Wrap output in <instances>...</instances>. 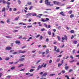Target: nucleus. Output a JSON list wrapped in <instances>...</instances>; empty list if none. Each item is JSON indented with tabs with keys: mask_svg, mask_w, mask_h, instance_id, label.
<instances>
[{
	"mask_svg": "<svg viewBox=\"0 0 79 79\" xmlns=\"http://www.w3.org/2000/svg\"><path fill=\"white\" fill-rule=\"evenodd\" d=\"M56 52L57 53H58L59 52H60V49H59V48H57L56 50Z\"/></svg>",
	"mask_w": 79,
	"mask_h": 79,
	"instance_id": "5701e85b",
	"label": "nucleus"
},
{
	"mask_svg": "<svg viewBox=\"0 0 79 79\" xmlns=\"http://www.w3.org/2000/svg\"><path fill=\"white\" fill-rule=\"evenodd\" d=\"M65 77H66L67 79H69V76H68V75H65Z\"/></svg>",
	"mask_w": 79,
	"mask_h": 79,
	"instance_id": "a878e982",
	"label": "nucleus"
},
{
	"mask_svg": "<svg viewBox=\"0 0 79 79\" xmlns=\"http://www.w3.org/2000/svg\"><path fill=\"white\" fill-rule=\"evenodd\" d=\"M15 44H21V43L20 42V41H18V40L15 41Z\"/></svg>",
	"mask_w": 79,
	"mask_h": 79,
	"instance_id": "1a4fd4ad",
	"label": "nucleus"
},
{
	"mask_svg": "<svg viewBox=\"0 0 79 79\" xmlns=\"http://www.w3.org/2000/svg\"><path fill=\"white\" fill-rule=\"evenodd\" d=\"M18 3L19 4V5H20V4H21V1H20L19 0H18Z\"/></svg>",
	"mask_w": 79,
	"mask_h": 79,
	"instance_id": "603ef678",
	"label": "nucleus"
},
{
	"mask_svg": "<svg viewBox=\"0 0 79 79\" xmlns=\"http://www.w3.org/2000/svg\"><path fill=\"white\" fill-rule=\"evenodd\" d=\"M25 56H26V55H23L21 57V58H23V57H25Z\"/></svg>",
	"mask_w": 79,
	"mask_h": 79,
	"instance_id": "13d9d810",
	"label": "nucleus"
},
{
	"mask_svg": "<svg viewBox=\"0 0 79 79\" xmlns=\"http://www.w3.org/2000/svg\"><path fill=\"white\" fill-rule=\"evenodd\" d=\"M46 54H48V53H49V49H47L46 50Z\"/></svg>",
	"mask_w": 79,
	"mask_h": 79,
	"instance_id": "dca6fc26",
	"label": "nucleus"
},
{
	"mask_svg": "<svg viewBox=\"0 0 79 79\" xmlns=\"http://www.w3.org/2000/svg\"><path fill=\"white\" fill-rule=\"evenodd\" d=\"M47 75V72H45L42 75V77H44V76H46Z\"/></svg>",
	"mask_w": 79,
	"mask_h": 79,
	"instance_id": "f8f14e48",
	"label": "nucleus"
},
{
	"mask_svg": "<svg viewBox=\"0 0 79 79\" xmlns=\"http://www.w3.org/2000/svg\"><path fill=\"white\" fill-rule=\"evenodd\" d=\"M30 72H32V71H34V69H31L30 70Z\"/></svg>",
	"mask_w": 79,
	"mask_h": 79,
	"instance_id": "de8ad7c7",
	"label": "nucleus"
},
{
	"mask_svg": "<svg viewBox=\"0 0 79 79\" xmlns=\"http://www.w3.org/2000/svg\"><path fill=\"white\" fill-rule=\"evenodd\" d=\"M76 57H78V59H79V55H76Z\"/></svg>",
	"mask_w": 79,
	"mask_h": 79,
	"instance_id": "774afa93",
	"label": "nucleus"
},
{
	"mask_svg": "<svg viewBox=\"0 0 79 79\" xmlns=\"http://www.w3.org/2000/svg\"><path fill=\"white\" fill-rule=\"evenodd\" d=\"M45 4L48 5V6H53V4L51 3V2H49L48 0H46L45 1Z\"/></svg>",
	"mask_w": 79,
	"mask_h": 79,
	"instance_id": "f03ea898",
	"label": "nucleus"
},
{
	"mask_svg": "<svg viewBox=\"0 0 79 79\" xmlns=\"http://www.w3.org/2000/svg\"><path fill=\"white\" fill-rule=\"evenodd\" d=\"M20 13H21V12L20 11H18L17 12L16 14H20Z\"/></svg>",
	"mask_w": 79,
	"mask_h": 79,
	"instance_id": "0e129e2a",
	"label": "nucleus"
},
{
	"mask_svg": "<svg viewBox=\"0 0 79 79\" xmlns=\"http://www.w3.org/2000/svg\"><path fill=\"white\" fill-rule=\"evenodd\" d=\"M41 61V60H38L36 62V64H37L38 63H40V62Z\"/></svg>",
	"mask_w": 79,
	"mask_h": 79,
	"instance_id": "2f4dec72",
	"label": "nucleus"
},
{
	"mask_svg": "<svg viewBox=\"0 0 79 79\" xmlns=\"http://www.w3.org/2000/svg\"><path fill=\"white\" fill-rule=\"evenodd\" d=\"M27 27L28 28H29V27H32V25H31V26H28Z\"/></svg>",
	"mask_w": 79,
	"mask_h": 79,
	"instance_id": "3c124183",
	"label": "nucleus"
},
{
	"mask_svg": "<svg viewBox=\"0 0 79 79\" xmlns=\"http://www.w3.org/2000/svg\"><path fill=\"white\" fill-rule=\"evenodd\" d=\"M6 9L5 8V7H3L2 10V12H4L5 11V10Z\"/></svg>",
	"mask_w": 79,
	"mask_h": 79,
	"instance_id": "ddd939ff",
	"label": "nucleus"
},
{
	"mask_svg": "<svg viewBox=\"0 0 79 79\" xmlns=\"http://www.w3.org/2000/svg\"><path fill=\"white\" fill-rule=\"evenodd\" d=\"M49 19L48 18H46V19H42L41 21H42V22H46L47 21H49Z\"/></svg>",
	"mask_w": 79,
	"mask_h": 79,
	"instance_id": "20e7f679",
	"label": "nucleus"
},
{
	"mask_svg": "<svg viewBox=\"0 0 79 79\" xmlns=\"http://www.w3.org/2000/svg\"><path fill=\"white\" fill-rule=\"evenodd\" d=\"M18 53V52H15L13 53V55H16Z\"/></svg>",
	"mask_w": 79,
	"mask_h": 79,
	"instance_id": "37998d69",
	"label": "nucleus"
},
{
	"mask_svg": "<svg viewBox=\"0 0 79 79\" xmlns=\"http://www.w3.org/2000/svg\"><path fill=\"white\" fill-rule=\"evenodd\" d=\"M32 15L33 16H36V14L35 13L33 14H32Z\"/></svg>",
	"mask_w": 79,
	"mask_h": 79,
	"instance_id": "4c0bfd02",
	"label": "nucleus"
},
{
	"mask_svg": "<svg viewBox=\"0 0 79 79\" xmlns=\"http://www.w3.org/2000/svg\"><path fill=\"white\" fill-rule=\"evenodd\" d=\"M1 2H2L4 4L6 3V1L5 0H1Z\"/></svg>",
	"mask_w": 79,
	"mask_h": 79,
	"instance_id": "f3484780",
	"label": "nucleus"
},
{
	"mask_svg": "<svg viewBox=\"0 0 79 79\" xmlns=\"http://www.w3.org/2000/svg\"><path fill=\"white\" fill-rule=\"evenodd\" d=\"M65 70H67L68 69H69V66H66L65 67Z\"/></svg>",
	"mask_w": 79,
	"mask_h": 79,
	"instance_id": "4be33fe9",
	"label": "nucleus"
},
{
	"mask_svg": "<svg viewBox=\"0 0 79 79\" xmlns=\"http://www.w3.org/2000/svg\"><path fill=\"white\" fill-rule=\"evenodd\" d=\"M6 38H7L8 39H11V36H6Z\"/></svg>",
	"mask_w": 79,
	"mask_h": 79,
	"instance_id": "c85d7f7f",
	"label": "nucleus"
},
{
	"mask_svg": "<svg viewBox=\"0 0 79 79\" xmlns=\"http://www.w3.org/2000/svg\"><path fill=\"white\" fill-rule=\"evenodd\" d=\"M51 63H52V60H49V63L50 64Z\"/></svg>",
	"mask_w": 79,
	"mask_h": 79,
	"instance_id": "79ce46f5",
	"label": "nucleus"
},
{
	"mask_svg": "<svg viewBox=\"0 0 79 79\" xmlns=\"http://www.w3.org/2000/svg\"><path fill=\"white\" fill-rule=\"evenodd\" d=\"M19 25H23V23H19Z\"/></svg>",
	"mask_w": 79,
	"mask_h": 79,
	"instance_id": "5fc2aeb1",
	"label": "nucleus"
},
{
	"mask_svg": "<svg viewBox=\"0 0 79 79\" xmlns=\"http://www.w3.org/2000/svg\"><path fill=\"white\" fill-rule=\"evenodd\" d=\"M18 31L17 30H14V32H18Z\"/></svg>",
	"mask_w": 79,
	"mask_h": 79,
	"instance_id": "69168bd1",
	"label": "nucleus"
},
{
	"mask_svg": "<svg viewBox=\"0 0 79 79\" xmlns=\"http://www.w3.org/2000/svg\"><path fill=\"white\" fill-rule=\"evenodd\" d=\"M41 31H45V29L42 28V29H41Z\"/></svg>",
	"mask_w": 79,
	"mask_h": 79,
	"instance_id": "338daca9",
	"label": "nucleus"
},
{
	"mask_svg": "<svg viewBox=\"0 0 79 79\" xmlns=\"http://www.w3.org/2000/svg\"><path fill=\"white\" fill-rule=\"evenodd\" d=\"M9 8H10V6L7 5V6L6 8V10H8Z\"/></svg>",
	"mask_w": 79,
	"mask_h": 79,
	"instance_id": "cd10ccee",
	"label": "nucleus"
},
{
	"mask_svg": "<svg viewBox=\"0 0 79 79\" xmlns=\"http://www.w3.org/2000/svg\"><path fill=\"white\" fill-rule=\"evenodd\" d=\"M60 61V59L58 58L56 60V62H59Z\"/></svg>",
	"mask_w": 79,
	"mask_h": 79,
	"instance_id": "7c9ffc66",
	"label": "nucleus"
},
{
	"mask_svg": "<svg viewBox=\"0 0 79 79\" xmlns=\"http://www.w3.org/2000/svg\"><path fill=\"white\" fill-rule=\"evenodd\" d=\"M32 15V14L31 13H28L27 14H26L25 15V16H27V17H26V18H28V16H31Z\"/></svg>",
	"mask_w": 79,
	"mask_h": 79,
	"instance_id": "423d86ee",
	"label": "nucleus"
},
{
	"mask_svg": "<svg viewBox=\"0 0 79 79\" xmlns=\"http://www.w3.org/2000/svg\"><path fill=\"white\" fill-rule=\"evenodd\" d=\"M11 47H6V48H5V50H11Z\"/></svg>",
	"mask_w": 79,
	"mask_h": 79,
	"instance_id": "0eeeda50",
	"label": "nucleus"
},
{
	"mask_svg": "<svg viewBox=\"0 0 79 79\" xmlns=\"http://www.w3.org/2000/svg\"><path fill=\"white\" fill-rule=\"evenodd\" d=\"M17 10L16 8H15L13 9V11H16V10Z\"/></svg>",
	"mask_w": 79,
	"mask_h": 79,
	"instance_id": "e2e57ef3",
	"label": "nucleus"
},
{
	"mask_svg": "<svg viewBox=\"0 0 79 79\" xmlns=\"http://www.w3.org/2000/svg\"><path fill=\"white\" fill-rule=\"evenodd\" d=\"M60 15H62V16H65V15L64 14V13H63V11L61 12L60 13Z\"/></svg>",
	"mask_w": 79,
	"mask_h": 79,
	"instance_id": "9d476101",
	"label": "nucleus"
},
{
	"mask_svg": "<svg viewBox=\"0 0 79 79\" xmlns=\"http://www.w3.org/2000/svg\"><path fill=\"white\" fill-rule=\"evenodd\" d=\"M74 36H73V35H72V37L71 38V39H74Z\"/></svg>",
	"mask_w": 79,
	"mask_h": 79,
	"instance_id": "bf43d9fd",
	"label": "nucleus"
},
{
	"mask_svg": "<svg viewBox=\"0 0 79 79\" xmlns=\"http://www.w3.org/2000/svg\"><path fill=\"white\" fill-rule=\"evenodd\" d=\"M19 53H26V51H22V50H19Z\"/></svg>",
	"mask_w": 79,
	"mask_h": 79,
	"instance_id": "6e6552de",
	"label": "nucleus"
},
{
	"mask_svg": "<svg viewBox=\"0 0 79 79\" xmlns=\"http://www.w3.org/2000/svg\"><path fill=\"white\" fill-rule=\"evenodd\" d=\"M15 67L14 66L12 68H10V69H11V70H13V69H15Z\"/></svg>",
	"mask_w": 79,
	"mask_h": 79,
	"instance_id": "c756f323",
	"label": "nucleus"
},
{
	"mask_svg": "<svg viewBox=\"0 0 79 79\" xmlns=\"http://www.w3.org/2000/svg\"><path fill=\"white\" fill-rule=\"evenodd\" d=\"M32 3L31 2H28L27 3V4H28V5H31V4Z\"/></svg>",
	"mask_w": 79,
	"mask_h": 79,
	"instance_id": "09e8293b",
	"label": "nucleus"
},
{
	"mask_svg": "<svg viewBox=\"0 0 79 79\" xmlns=\"http://www.w3.org/2000/svg\"><path fill=\"white\" fill-rule=\"evenodd\" d=\"M74 15H73V14H71L70 15V18H73L74 17Z\"/></svg>",
	"mask_w": 79,
	"mask_h": 79,
	"instance_id": "aec40b11",
	"label": "nucleus"
},
{
	"mask_svg": "<svg viewBox=\"0 0 79 79\" xmlns=\"http://www.w3.org/2000/svg\"><path fill=\"white\" fill-rule=\"evenodd\" d=\"M61 56H62V55H59L57 57H58V58H59V57H61Z\"/></svg>",
	"mask_w": 79,
	"mask_h": 79,
	"instance_id": "864d4df0",
	"label": "nucleus"
},
{
	"mask_svg": "<svg viewBox=\"0 0 79 79\" xmlns=\"http://www.w3.org/2000/svg\"><path fill=\"white\" fill-rule=\"evenodd\" d=\"M71 71H73V69H70L69 70V73H70V72H71Z\"/></svg>",
	"mask_w": 79,
	"mask_h": 79,
	"instance_id": "052dcab7",
	"label": "nucleus"
},
{
	"mask_svg": "<svg viewBox=\"0 0 79 79\" xmlns=\"http://www.w3.org/2000/svg\"><path fill=\"white\" fill-rule=\"evenodd\" d=\"M44 25L45 26V27H46L47 28L48 27V25H47L46 23H44Z\"/></svg>",
	"mask_w": 79,
	"mask_h": 79,
	"instance_id": "473e14b6",
	"label": "nucleus"
},
{
	"mask_svg": "<svg viewBox=\"0 0 79 79\" xmlns=\"http://www.w3.org/2000/svg\"><path fill=\"white\" fill-rule=\"evenodd\" d=\"M73 43L74 44H77V41L76 40H74L73 41Z\"/></svg>",
	"mask_w": 79,
	"mask_h": 79,
	"instance_id": "2eb2a0df",
	"label": "nucleus"
},
{
	"mask_svg": "<svg viewBox=\"0 0 79 79\" xmlns=\"http://www.w3.org/2000/svg\"><path fill=\"white\" fill-rule=\"evenodd\" d=\"M61 65H62V64L59 63L58 64V67H60V66H61Z\"/></svg>",
	"mask_w": 79,
	"mask_h": 79,
	"instance_id": "72a5a7b5",
	"label": "nucleus"
},
{
	"mask_svg": "<svg viewBox=\"0 0 79 79\" xmlns=\"http://www.w3.org/2000/svg\"><path fill=\"white\" fill-rule=\"evenodd\" d=\"M73 54H74L75 53H76V50L75 49H73Z\"/></svg>",
	"mask_w": 79,
	"mask_h": 79,
	"instance_id": "393cba45",
	"label": "nucleus"
},
{
	"mask_svg": "<svg viewBox=\"0 0 79 79\" xmlns=\"http://www.w3.org/2000/svg\"><path fill=\"white\" fill-rule=\"evenodd\" d=\"M64 38L63 37L62 38V39L63 40H64V39H65L66 40H67L68 38H67V36H66V35H64Z\"/></svg>",
	"mask_w": 79,
	"mask_h": 79,
	"instance_id": "39448f33",
	"label": "nucleus"
},
{
	"mask_svg": "<svg viewBox=\"0 0 79 79\" xmlns=\"http://www.w3.org/2000/svg\"><path fill=\"white\" fill-rule=\"evenodd\" d=\"M73 12V11L72 10H70L69 12V14H71Z\"/></svg>",
	"mask_w": 79,
	"mask_h": 79,
	"instance_id": "a19ab883",
	"label": "nucleus"
},
{
	"mask_svg": "<svg viewBox=\"0 0 79 79\" xmlns=\"http://www.w3.org/2000/svg\"><path fill=\"white\" fill-rule=\"evenodd\" d=\"M32 8V6H31L30 8H29V10H31V9Z\"/></svg>",
	"mask_w": 79,
	"mask_h": 79,
	"instance_id": "49530a36",
	"label": "nucleus"
},
{
	"mask_svg": "<svg viewBox=\"0 0 79 79\" xmlns=\"http://www.w3.org/2000/svg\"><path fill=\"white\" fill-rule=\"evenodd\" d=\"M43 38V36H41L40 38V40H42V38Z\"/></svg>",
	"mask_w": 79,
	"mask_h": 79,
	"instance_id": "c03bdc74",
	"label": "nucleus"
},
{
	"mask_svg": "<svg viewBox=\"0 0 79 79\" xmlns=\"http://www.w3.org/2000/svg\"><path fill=\"white\" fill-rule=\"evenodd\" d=\"M70 58L72 59H73L74 58V57L73 56L71 55L70 56Z\"/></svg>",
	"mask_w": 79,
	"mask_h": 79,
	"instance_id": "a18cd8bd",
	"label": "nucleus"
},
{
	"mask_svg": "<svg viewBox=\"0 0 79 79\" xmlns=\"http://www.w3.org/2000/svg\"><path fill=\"white\" fill-rule=\"evenodd\" d=\"M25 69H23L20 70V71H24V70H25Z\"/></svg>",
	"mask_w": 79,
	"mask_h": 79,
	"instance_id": "58836bf2",
	"label": "nucleus"
},
{
	"mask_svg": "<svg viewBox=\"0 0 79 79\" xmlns=\"http://www.w3.org/2000/svg\"><path fill=\"white\" fill-rule=\"evenodd\" d=\"M53 3L55 5H59L61 4L60 2L56 1H53Z\"/></svg>",
	"mask_w": 79,
	"mask_h": 79,
	"instance_id": "7ed1b4c3",
	"label": "nucleus"
},
{
	"mask_svg": "<svg viewBox=\"0 0 79 79\" xmlns=\"http://www.w3.org/2000/svg\"><path fill=\"white\" fill-rule=\"evenodd\" d=\"M57 37L59 42H60L61 40H60V36H57Z\"/></svg>",
	"mask_w": 79,
	"mask_h": 79,
	"instance_id": "6ab92c4d",
	"label": "nucleus"
},
{
	"mask_svg": "<svg viewBox=\"0 0 79 79\" xmlns=\"http://www.w3.org/2000/svg\"><path fill=\"white\" fill-rule=\"evenodd\" d=\"M26 46H24L22 48V49H23V48H26Z\"/></svg>",
	"mask_w": 79,
	"mask_h": 79,
	"instance_id": "ea45409f",
	"label": "nucleus"
},
{
	"mask_svg": "<svg viewBox=\"0 0 79 79\" xmlns=\"http://www.w3.org/2000/svg\"><path fill=\"white\" fill-rule=\"evenodd\" d=\"M1 23H2V24H4L5 23V22H3V21H2L0 22Z\"/></svg>",
	"mask_w": 79,
	"mask_h": 79,
	"instance_id": "8fccbe9b",
	"label": "nucleus"
},
{
	"mask_svg": "<svg viewBox=\"0 0 79 79\" xmlns=\"http://www.w3.org/2000/svg\"><path fill=\"white\" fill-rule=\"evenodd\" d=\"M40 23H41L40 22H38V24H39V26H42V25L41 24H40Z\"/></svg>",
	"mask_w": 79,
	"mask_h": 79,
	"instance_id": "412c9836",
	"label": "nucleus"
},
{
	"mask_svg": "<svg viewBox=\"0 0 79 79\" xmlns=\"http://www.w3.org/2000/svg\"><path fill=\"white\" fill-rule=\"evenodd\" d=\"M5 60L7 61L8 60H10V58L9 57H6L5 59Z\"/></svg>",
	"mask_w": 79,
	"mask_h": 79,
	"instance_id": "c9c22d12",
	"label": "nucleus"
},
{
	"mask_svg": "<svg viewBox=\"0 0 79 79\" xmlns=\"http://www.w3.org/2000/svg\"><path fill=\"white\" fill-rule=\"evenodd\" d=\"M19 18V16H18V17H16V18L14 20L15 21H17V20H18Z\"/></svg>",
	"mask_w": 79,
	"mask_h": 79,
	"instance_id": "a211bd4d",
	"label": "nucleus"
},
{
	"mask_svg": "<svg viewBox=\"0 0 79 79\" xmlns=\"http://www.w3.org/2000/svg\"><path fill=\"white\" fill-rule=\"evenodd\" d=\"M55 74H50L49 76H55Z\"/></svg>",
	"mask_w": 79,
	"mask_h": 79,
	"instance_id": "f704fd0d",
	"label": "nucleus"
},
{
	"mask_svg": "<svg viewBox=\"0 0 79 79\" xmlns=\"http://www.w3.org/2000/svg\"><path fill=\"white\" fill-rule=\"evenodd\" d=\"M24 66V64H20L18 66V68H20V67H21V66Z\"/></svg>",
	"mask_w": 79,
	"mask_h": 79,
	"instance_id": "b1692460",
	"label": "nucleus"
},
{
	"mask_svg": "<svg viewBox=\"0 0 79 79\" xmlns=\"http://www.w3.org/2000/svg\"><path fill=\"white\" fill-rule=\"evenodd\" d=\"M33 76V74L31 73L30 74L29 77H30L31 76Z\"/></svg>",
	"mask_w": 79,
	"mask_h": 79,
	"instance_id": "6e6d98bb",
	"label": "nucleus"
},
{
	"mask_svg": "<svg viewBox=\"0 0 79 79\" xmlns=\"http://www.w3.org/2000/svg\"><path fill=\"white\" fill-rule=\"evenodd\" d=\"M74 60H73L72 61H69L70 63H73V62H74Z\"/></svg>",
	"mask_w": 79,
	"mask_h": 79,
	"instance_id": "4d7b16f0",
	"label": "nucleus"
},
{
	"mask_svg": "<svg viewBox=\"0 0 79 79\" xmlns=\"http://www.w3.org/2000/svg\"><path fill=\"white\" fill-rule=\"evenodd\" d=\"M70 33H71L72 34H74V31L73 30H72L70 32Z\"/></svg>",
	"mask_w": 79,
	"mask_h": 79,
	"instance_id": "4468645a",
	"label": "nucleus"
},
{
	"mask_svg": "<svg viewBox=\"0 0 79 79\" xmlns=\"http://www.w3.org/2000/svg\"><path fill=\"white\" fill-rule=\"evenodd\" d=\"M48 33L49 35H51V32L49 31Z\"/></svg>",
	"mask_w": 79,
	"mask_h": 79,
	"instance_id": "680f3d73",
	"label": "nucleus"
},
{
	"mask_svg": "<svg viewBox=\"0 0 79 79\" xmlns=\"http://www.w3.org/2000/svg\"><path fill=\"white\" fill-rule=\"evenodd\" d=\"M44 64L45 63H44L43 64L41 65H39L38 66L37 69V71L39 70V69H41V68H42L43 67V68H46V66H47V63H46L45 64Z\"/></svg>",
	"mask_w": 79,
	"mask_h": 79,
	"instance_id": "f257e3e1",
	"label": "nucleus"
},
{
	"mask_svg": "<svg viewBox=\"0 0 79 79\" xmlns=\"http://www.w3.org/2000/svg\"><path fill=\"white\" fill-rule=\"evenodd\" d=\"M24 58H23L20 59L19 60V61H24Z\"/></svg>",
	"mask_w": 79,
	"mask_h": 79,
	"instance_id": "9b49d317",
	"label": "nucleus"
},
{
	"mask_svg": "<svg viewBox=\"0 0 79 79\" xmlns=\"http://www.w3.org/2000/svg\"><path fill=\"white\" fill-rule=\"evenodd\" d=\"M6 3H7V5H10V3L8 1H7Z\"/></svg>",
	"mask_w": 79,
	"mask_h": 79,
	"instance_id": "bb28decb",
	"label": "nucleus"
},
{
	"mask_svg": "<svg viewBox=\"0 0 79 79\" xmlns=\"http://www.w3.org/2000/svg\"><path fill=\"white\" fill-rule=\"evenodd\" d=\"M65 72H66V71L63 70L61 71V73H63V74L65 73Z\"/></svg>",
	"mask_w": 79,
	"mask_h": 79,
	"instance_id": "e433bc0d",
	"label": "nucleus"
}]
</instances>
